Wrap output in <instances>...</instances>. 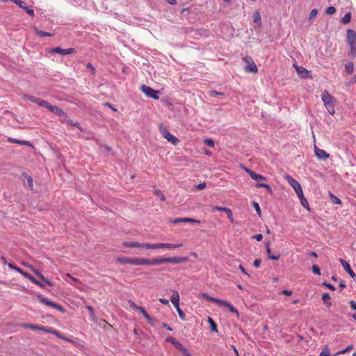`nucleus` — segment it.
I'll list each match as a JSON object with an SVG mask.
<instances>
[{"mask_svg":"<svg viewBox=\"0 0 356 356\" xmlns=\"http://www.w3.org/2000/svg\"><path fill=\"white\" fill-rule=\"evenodd\" d=\"M188 260L187 257H161L159 258H143V257H121L117 258V261L121 264H129L134 266H154L161 265L165 263L180 264L185 262Z\"/></svg>","mask_w":356,"mask_h":356,"instance_id":"1","label":"nucleus"},{"mask_svg":"<svg viewBox=\"0 0 356 356\" xmlns=\"http://www.w3.org/2000/svg\"><path fill=\"white\" fill-rule=\"evenodd\" d=\"M20 326L23 328H29V329H31L33 330H40V331L45 332L47 333H51V334H54L59 339L65 340V341L71 342V343H74V341L72 339L67 338V337L63 335L58 331H57L56 330H55L51 327H46V326L40 325L38 324H32V323H22L20 325Z\"/></svg>","mask_w":356,"mask_h":356,"instance_id":"2","label":"nucleus"},{"mask_svg":"<svg viewBox=\"0 0 356 356\" xmlns=\"http://www.w3.org/2000/svg\"><path fill=\"white\" fill-rule=\"evenodd\" d=\"M122 245L124 248H143L145 250L156 249V247L155 246V243H154V244H150V243H140L137 241H133V242L124 241L122 243Z\"/></svg>","mask_w":356,"mask_h":356,"instance_id":"3","label":"nucleus"},{"mask_svg":"<svg viewBox=\"0 0 356 356\" xmlns=\"http://www.w3.org/2000/svg\"><path fill=\"white\" fill-rule=\"evenodd\" d=\"M159 131L162 136L172 144L176 145L179 143V140L176 136L170 134L168 129L163 125L161 124L159 127Z\"/></svg>","mask_w":356,"mask_h":356,"instance_id":"4","label":"nucleus"},{"mask_svg":"<svg viewBox=\"0 0 356 356\" xmlns=\"http://www.w3.org/2000/svg\"><path fill=\"white\" fill-rule=\"evenodd\" d=\"M37 298L40 300V302H42V304L46 305L49 307H51L61 312H65V309L60 305L49 300L47 298L43 297L41 294H38L37 296Z\"/></svg>","mask_w":356,"mask_h":356,"instance_id":"5","label":"nucleus"},{"mask_svg":"<svg viewBox=\"0 0 356 356\" xmlns=\"http://www.w3.org/2000/svg\"><path fill=\"white\" fill-rule=\"evenodd\" d=\"M140 90L147 97H151L154 99H159L158 95L159 91L154 90L149 86L143 85L140 88Z\"/></svg>","mask_w":356,"mask_h":356,"instance_id":"6","label":"nucleus"},{"mask_svg":"<svg viewBox=\"0 0 356 356\" xmlns=\"http://www.w3.org/2000/svg\"><path fill=\"white\" fill-rule=\"evenodd\" d=\"M244 60L248 63V65L245 67V71L247 72L257 73L258 72L256 64L252 60L250 57L247 56L244 58Z\"/></svg>","mask_w":356,"mask_h":356,"instance_id":"7","label":"nucleus"},{"mask_svg":"<svg viewBox=\"0 0 356 356\" xmlns=\"http://www.w3.org/2000/svg\"><path fill=\"white\" fill-rule=\"evenodd\" d=\"M51 53H56L60 55H67L70 54H73L75 52V49L74 48L69 49H62L61 47H57L49 51Z\"/></svg>","mask_w":356,"mask_h":356,"instance_id":"8","label":"nucleus"},{"mask_svg":"<svg viewBox=\"0 0 356 356\" xmlns=\"http://www.w3.org/2000/svg\"><path fill=\"white\" fill-rule=\"evenodd\" d=\"M285 179L290 184V186L294 189L295 191H297L299 189L302 188L300 183L297 180L293 179L291 175H286L285 176Z\"/></svg>","mask_w":356,"mask_h":356,"instance_id":"9","label":"nucleus"},{"mask_svg":"<svg viewBox=\"0 0 356 356\" xmlns=\"http://www.w3.org/2000/svg\"><path fill=\"white\" fill-rule=\"evenodd\" d=\"M315 154L319 160H326L329 158L330 154L327 153L324 149H320L315 146L314 147Z\"/></svg>","mask_w":356,"mask_h":356,"instance_id":"10","label":"nucleus"},{"mask_svg":"<svg viewBox=\"0 0 356 356\" xmlns=\"http://www.w3.org/2000/svg\"><path fill=\"white\" fill-rule=\"evenodd\" d=\"M339 261L341 262V265L343 266L344 270L349 274V275L353 279L355 280L356 279V275L353 272V270L351 269L350 264L347 261H344L342 259H339Z\"/></svg>","mask_w":356,"mask_h":356,"instance_id":"11","label":"nucleus"},{"mask_svg":"<svg viewBox=\"0 0 356 356\" xmlns=\"http://www.w3.org/2000/svg\"><path fill=\"white\" fill-rule=\"evenodd\" d=\"M218 305L220 307H227L231 312L235 314L236 316H239V313L238 310L230 303L225 300H221L220 301Z\"/></svg>","mask_w":356,"mask_h":356,"instance_id":"12","label":"nucleus"},{"mask_svg":"<svg viewBox=\"0 0 356 356\" xmlns=\"http://www.w3.org/2000/svg\"><path fill=\"white\" fill-rule=\"evenodd\" d=\"M346 40L348 44L356 42V32L353 29H348L346 31Z\"/></svg>","mask_w":356,"mask_h":356,"instance_id":"13","label":"nucleus"},{"mask_svg":"<svg viewBox=\"0 0 356 356\" xmlns=\"http://www.w3.org/2000/svg\"><path fill=\"white\" fill-rule=\"evenodd\" d=\"M155 246L157 248H181L183 246L182 243H178V244H172V243H155Z\"/></svg>","mask_w":356,"mask_h":356,"instance_id":"14","label":"nucleus"},{"mask_svg":"<svg viewBox=\"0 0 356 356\" xmlns=\"http://www.w3.org/2000/svg\"><path fill=\"white\" fill-rule=\"evenodd\" d=\"M17 6H19L21 8L24 9L29 15L33 16L34 10L33 9L29 8L26 3L21 0H16L15 2Z\"/></svg>","mask_w":356,"mask_h":356,"instance_id":"15","label":"nucleus"},{"mask_svg":"<svg viewBox=\"0 0 356 356\" xmlns=\"http://www.w3.org/2000/svg\"><path fill=\"white\" fill-rule=\"evenodd\" d=\"M31 270L33 271V273L42 281L44 282L47 285L49 286H52L53 284L51 282H50L49 280H47L39 270L35 269L33 268H31Z\"/></svg>","mask_w":356,"mask_h":356,"instance_id":"16","label":"nucleus"},{"mask_svg":"<svg viewBox=\"0 0 356 356\" xmlns=\"http://www.w3.org/2000/svg\"><path fill=\"white\" fill-rule=\"evenodd\" d=\"M170 301L175 307H178V306H179V294L177 291L174 290L172 291V296L170 298Z\"/></svg>","mask_w":356,"mask_h":356,"instance_id":"17","label":"nucleus"},{"mask_svg":"<svg viewBox=\"0 0 356 356\" xmlns=\"http://www.w3.org/2000/svg\"><path fill=\"white\" fill-rule=\"evenodd\" d=\"M270 243L269 241L266 243V252H267L268 258L272 260H275V261L278 260L280 257V254H276V255L271 254V250H270Z\"/></svg>","mask_w":356,"mask_h":356,"instance_id":"18","label":"nucleus"},{"mask_svg":"<svg viewBox=\"0 0 356 356\" xmlns=\"http://www.w3.org/2000/svg\"><path fill=\"white\" fill-rule=\"evenodd\" d=\"M322 100L324 104H327L328 103L334 102V97H332L327 91L324 90L322 95Z\"/></svg>","mask_w":356,"mask_h":356,"instance_id":"19","label":"nucleus"},{"mask_svg":"<svg viewBox=\"0 0 356 356\" xmlns=\"http://www.w3.org/2000/svg\"><path fill=\"white\" fill-rule=\"evenodd\" d=\"M139 310L143 316L146 318L149 323L153 325V319L150 317V316L147 314V312L145 310L143 307L138 306V309Z\"/></svg>","mask_w":356,"mask_h":356,"instance_id":"20","label":"nucleus"},{"mask_svg":"<svg viewBox=\"0 0 356 356\" xmlns=\"http://www.w3.org/2000/svg\"><path fill=\"white\" fill-rule=\"evenodd\" d=\"M139 310L143 316L146 318L149 323L153 325V319L150 317V316L147 314V312L145 310L143 307L138 306V309Z\"/></svg>","mask_w":356,"mask_h":356,"instance_id":"21","label":"nucleus"},{"mask_svg":"<svg viewBox=\"0 0 356 356\" xmlns=\"http://www.w3.org/2000/svg\"><path fill=\"white\" fill-rule=\"evenodd\" d=\"M139 310L143 316L146 318L149 323L153 325V319L150 317V316L147 314V312L145 310L143 307L138 306V309Z\"/></svg>","mask_w":356,"mask_h":356,"instance_id":"22","label":"nucleus"},{"mask_svg":"<svg viewBox=\"0 0 356 356\" xmlns=\"http://www.w3.org/2000/svg\"><path fill=\"white\" fill-rule=\"evenodd\" d=\"M139 310L143 316L146 318L149 323L153 325V319L150 317V316L147 314V312L145 310L143 307L138 306V309Z\"/></svg>","mask_w":356,"mask_h":356,"instance_id":"23","label":"nucleus"},{"mask_svg":"<svg viewBox=\"0 0 356 356\" xmlns=\"http://www.w3.org/2000/svg\"><path fill=\"white\" fill-rule=\"evenodd\" d=\"M296 71L298 74L302 75V77H305L309 73V71L302 66L295 65Z\"/></svg>","mask_w":356,"mask_h":356,"instance_id":"24","label":"nucleus"},{"mask_svg":"<svg viewBox=\"0 0 356 356\" xmlns=\"http://www.w3.org/2000/svg\"><path fill=\"white\" fill-rule=\"evenodd\" d=\"M322 300L327 307H330L332 305V302L330 301V296L327 293L323 294Z\"/></svg>","mask_w":356,"mask_h":356,"instance_id":"25","label":"nucleus"},{"mask_svg":"<svg viewBox=\"0 0 356 356\" xmlns=\"http://www.w3.org/2000/svg\"><path fill=\"white\" fill-rule=\"evenodd\" d=\"M253 21L256 23L259 26H261V17L260 16V13L259 11H256L253 15Z\"/></svg>","mask_w":356,"mask_h":356,"instance_id":"26","label":"nucleus"},{"mask_svg":"<svg viewBox=\"0 0 356 356\" xmlns=\"http://www.w3.org/2000/svg\"><path fill=\"white\" fill-rule=\"evenodd\" d=\"M33 29H34L35 33L38 36H40V37L53 36L54 35V34H52V33H48V32H45V31H40L36 26H34Z\"/></svg>","mask_w":356,"mask_h":356,"instance_id":"27","label":"nucleus"},{"mask_svg":"<svg viewBox=\"0 0 356 356\" xmlns=\"http://www.w3.org/2000/svg\"><path fill=\"white\" fill-rule=\"evenodd\" d=\"M49 111L52 112L53 113L58 116H60V115H63V110L56 106L52 105Z\"/></svg>","mask_w":356,"mask_h":356,"instance_id":"28","label":"nucleus"},{"mask_svg":"<svg viewBox=\"0 0 356 356\" xmlns=\"http://www.w3.org/2000/svg\"><path fill=\"white\" fill-rule=\"evenodd\" d=\"M250 176L252 179L256 181L266 180V178L264 176H262L261 175L257 174L254 171L250 172Z\"/></svg>","mask_w":356,"mask_h":356,"instance_id":"29","label":"nucleus"},{"mask_svg":"<svg viewBox=\"0 0 356 356\" xmlns=\"http://www.w3.org/2000/svg\"><path fill=\"white\" fill-rule=\"evenodd\" d=\"M345 69L348 74H352L354 71V64L353 62H348L345 65Z\"/></svg>","mask_w":356,"mask_h":356,"instance_id":"30","label":"nucleus"},{"mask_svg":"<svg viewBox=\"0 0 356 356\" xmlns=\"http://www.w3.org/2000/svg\"><path fill=\"white\" fill-rule=\"evenodd\" d=\"M38 105L47 108L49 111L51 109V107L52 106L49 102L43 100L42 99H40Z\"/></svg>","mask_w":356,"mask_h":356,"instance_id":"31","label":"nucleus"},{"mask_svg":"<svg viewBox=\"0 0 356 356\" xmlns=\"http://www.w3.org/2000/svg\"><path fill=\"white\" fill-rule=\"evenodd\" d=\"M38 105L47 108L49 111L51 109V107L52 106L49 102L43 100L42 99H40Z\"/></svg>","mask_w":356,"mask_h":356,"instance_id":"32","label":"nucleus"},{"mask_svg":"<svg viewBox=\"0 0 356 356\" xmlns=\"http://www.w3.org/2000/svg\"><path fill=\"white\" fill-rule=\"evenodd\" d=\"M202 297L207 300H209V301H211V302H213L216 304H219L220 300V299H217V298H212V297H210L207 293H202L201 294Z\"/></svg>","mask_w":356,"mask_h":356,"instance_id":"33","label":"nucleus"},{"mask_svg":"<svg viewBox=\"0 0 356 356\" xmlns=\"http://www.w3.org/2000/svg\"><path fill=\"white\" fill-rule=\"evenodd\" d=\"M350 46V56L352 58L356 57V42L353 44H348Z\"/></svg>","mask_w":356,"mask_h":356,"instance_id":"34","label":"nucleus"},{"mask_svg":"<svg viewBox=\"0 0 356 356\" xmlns=\"http://www.w3.org/2000/svg\"><path fill=\"white\" fill-rule=\"evenodd\" d=\"M351 20V13L350 12L347 13L341 19V22L343 24H348Z\"/></svg>","mask_w":356,"mask_h":356,"instance_id":"35","label":"nucleus"},{"mask_svg":"<svg viewBox=\"0 0 356 356\" xmlns=\"http://www.w3.org/2000/svg\"><path fill=\"white\" fill-rule=\"evenodd\" d=\"M299 200H300V204L302 205V207H304L305 209H307L308 211H309L310 210L309 204L307 199L305 197V196L300 197V198Z\"/></svg>","mask_w":356,"mask_h":356,"instance_id":"36","label":"nucleus"},{"mask_svg":"<svg viewBox=\"0 0 356 356\" xmlns=\"http://www.w3.org/2000/svg\"><path fill=\"white\" fill-rule=\"evenodd\" d=\"M60 121L62 123H70V118L67 115V114L63 111V115H60Z\"/></svg>","mask_w":356,"mask_h":356,"instance_id":"37","label":"nucleus"},{"mask_svg":"<svg viewBox=\"0 0 356 356\" xmlns=\"http://www.w3.org/2000/svg\"><path fill=\"white\" fill-rule=\"evenodd\" d=\"M325 108H327V111L330 113V114H334L335 111H334V104H333V102H330V103H328L327 104H324Z\"/></svg>","mask_w":356,"mask_h":356,"instance_id":"38","label":"nucleus"},{"mask_svg":"<svg viewBox=\"0 0 356 356\" xmlns=\"http://www.w3.org/2000/svg\"><path fill=\"white\" fill-rule=\"evenodd\" d=\"M182 222H194L200 224V220L192 218H182Z\"/></svg>","mask_w":356,"mask_h":356,"instance_id":"39","label":"nucleus"},{"mask_svg":"<svg viewBox=\"0 0 356 356\" xmlns=\"http://www.w3.org/2000/svg\"><path fill=\"white\" fill-rule=\"evenodd\" d=\"M208 321L210 324L211 330L214 331V332H217V325L216 324L214 321L211 318L209 317Z\"/></svg>","mask_w":356,"mask_h":356,"instance_id":"40","label":"nucleus"},{"mask_svg":"<svg viewBox=\"0 0 356 356\" xmlns=\"http://www.w3.org/2000/svg\"><path fill=\"white\" fill-rule=\"evenodd\" d=\"M24 98L37 104H38L39 100H40V98H38V97H33L31 95H24Z\"/></svg>","mask_w":356,"mask_h":356,"instance_id":"41","label":"nucleus"},{"mask_svg":"<svg viewBox=\"0 0 356 356\" xmlns=\"http://www.w3.org/2000/svg\"><path fill=\"white\" fill-rule=\"evenodd\" d=\"M24 176L27 179V181H28V185L29 186V188L33 190V179L31 178V176L25 174L24 175Z\"/></svg>","mask_w":356,"mask_h":356,"instance_id":"42","label":"nucleus"},{"mask_svg":"<svg viewBox=\"0 0 356 356\" xmlns=\"http://www.w3.org/2000/svg\"><path fill=\"white\" fill-rule=\"evenodd\" d=\"M330 196L332 201V203H334L335 204H341V200L339 198H338L337 197L334 196L333 194L330 193Z\"/></svg>","mask_w":356,"mask_h":356,"instance_id":"43","label":"nucleus"},{"mask_svg":"<svg viewBox=\"0 0 356 356\" xmlns=\"http://www.w3.org/2000/svg\"><path fill=\"white\" fill-rule=\"evenodd\" d=\"M155 195L161 200L165 201V195L160 191V190H156L155 191Z\"/></svg>","mask_w":356,"mask_h":356,"instance_id":"44","label":"nucleus"},{"mask_svg":"<svg viewBox=\"0 0 356 356\" xmlns=\"http://www.w3.org/2000/svg\"><path fill=\"white\" fill-rule=\"evenodd\" d=\"M176 308V310L179 314V318L182 320V321H185L186 320V318H185V314L184 312L180 309L179 306H178V307H175Z\"/></svg>","mask_w":356,"mask_h":356,"instance_id":"45","label":"nucleus"},{"mask_svg":"<svg viewBox=\"0 0 356 356\" xmlns=\"http://www.w3.org/2000/svg\"><path fill=\"white\" fill-rule=\"evenodd\" d=\"M336 13V8L334 6H328L325 10V13L327 15H333Z\"/></svg>","mask_w":356,"mask_h":356,"instance_id":"46","label":"nucleus"},{"mask_svg":"<svg viewBox=\"0 0 356 356\" xmlns=\"http://www.w3.org/2000/svg\"><path fill=\"white\" fill-rule=\"evenodd\" d=\"M317 14H318L317 9L314 8V9L312 10V11L310 12V14H309V19L311 20L313 18L316 17Z\"/></svg>","mask_w":356,"mask_h":356,"instance_id":"47","label":"nucleus"},{"mask_svg":"<svg viewBox=\"0 0 356 356\" xmlns=\"http://www.w3.org/2000/svg\"><path fill=\"white\" fill-rule=\"evenodd\" d=\"M312 269L314 274L318 275H321V270L318 266L313 265Z\"/></svg>","mask_w":356,"mask_h":356,"instance_id":"48","label":"nucleus"},{"mask_svg":"<svg viewBox=\"0 0 356 356\" xmlns=\"http://www.w3.org/2000/svg\"><path fill=\"white\" fill-rule=\"evenodd\" d=\"M25 277L29 279L31 282H32L34 284H36L38 280H37L33 276L30 275L29 273H27L25 275Z\"/></svg>","mask_w":356,"mask_h":356,"instance_id":"49","label":"nucleus"},{"mask_svg":"<svg viewBox=\"0 0 356 356\" xmlns=\"http://www.w3.org/2000/svg\"><path fill=\"white\" fill-rule=\"evenodd\" d=\"M204 144L210 146V147H214V141L211 138H207L204 140Z\"/></svg>","mask_w":356,"mask_h":356,"instance_id":"50","label":"nucleus"},{"mask_svg":"<svg viewBox=\"0 0 356 356\" xmlns=\"http://www.w3.org/2000/svg\"><path fill=\"white\" fill-rule=\"evenodd\" d=\"M252 205H253L254 208L255 209L257 214L259 216H261V209H260L259 204L257 202H253Z\"/></svg>","mask_w":356,"mask_h":356,"instance_id":"51","label":"nucleus"},{"mask_svg":"<svg viewBox=\"0 0 356 356\" xmlns=\"http://www.w3.org/2000/svg\"><path fill=\"white\" fill-rule=\"evenodd\" d=\"M225 208L226 207H219V206H216V207H213L212 208V211L213 212H215V211H225Z\"/></svg>","mask_w":356,"mask_h":356,"instance_id":"52","label":"nucleus"},{"mask_svg":"<svg viewBox=\"0 0 356 356\" xmlns=\"http://www.w3.org/2000/svg\"><path fill=\"white\" fill-rule=\"evenodd\" d=\"M176 348H177L179 351H181L184 346L179 342V341H177L176 343H175V345H174Z\"/></svg>","mask_w":356,"mask_h":356,"instance_id":"53","label":"nucleus"},{"mask_svg":"<svg viewBox=\"0 0 356 356\" xmlns=\"http://www.w3.org/2000/svg\"><path fill=\"white\" fill-rule=\"evenodd\" d=\"M104 106H107V107L110 108H111V110H113V111H115V112H116V111H118V110H117V108H115V107H114V106H113L111 103H109V102H105V103L104 104Z\"/></svg>","mask_w":356,"mask_h":356,"instance_id":"54","label":"nucleus"},{"mask_svg":"<svg viewBox=\"0 0 356 356\" xmlns=\"http://www.w3.org/2000/svg\"><path fill=\"white\" fill-rule=\"evenodd\" d=\"M182 354V356H191L189 351L184 347V349L180 351Z\"/></svg>","mask_w":356,"mask_h":356,"instance_id":"55","label":"nucleus"},{"mask_svg":"<svg viewBox=\"0 0 356 356\" xmlns=\"http://www.w3.org/2000/svg\"><path fill=\"white\" fill-rule=\"evenodd\" d=\"M252 238H255L257 241H261L263 238V235L261 234H258L252 236Z\"/></svg>","mask_w":356,"mask_h":356,"instance_id":"56","label":"nucleus"},{"mask_svg":"<svg viewBox=\"0 0 356 356\" xmlns=\"http://www.w3.org/2000/svg\"><path fill=\"white\" fill-rule=\"evenodd\" d=\"M324 286H325L327 288H328L329 289L332 290V291H334L335 290V287L331 284H329V283H327V282H324L323 284Z\"/></svg>","mask_w":356,"mask_h":356,"instance_id":"57","label":"nucleus"},{"mask_svg":"<svg viewBox=\"0 0 356 356\" xmlns=\"http://www.w3.org/2000/svg\"><path fill=\"white\" fill-rule=\"evenodd\" d=\"M170 222L173 224H177L179 222H182V218H176L173 220H171Z\"/></svg>","mask_w":356,"mask_h":356,"instance_id":"58","label":"nucleus"},{"mask_svg":"<svg viewBox=\"0 0 356 356\" xmlns=\"http://www.w3.org/2000/svg\"><path fill=\"white\" fill-rule=\"evenodd\" d=\"M8 140L12 143H16V144H20V143H21V140L15 139V138H8Z\"/></svg>","mask_w":356,"mask_h":356,"instance_id":"59","label":"nucleus"},{"mask_svg":"<svg viewBox=\"0 0 356 356\" xmlns=\"http://www.w3.org/2000/svg\"><path fill=\"white\" fill-rule=\"evenodd\" d=\"M209 94L211 96H214V95H223V93L222 92H217L216 90H211L209 92Z\"/></svg>","mask_w":356,"mask_h":356,"instance_id":"60","label":"nucleus"},{"mask_svg":"<svg viewBox=\"0 0 356 356\" xmlns=\"http://www.w3.org/2000/svg\"><path fill=\"white\" fill-rule=\"evenodd\" d=\"M261 262V261L260 259H256L253 262V265L254 267L258 268V267H259Z\"/></svg>","mask_w":356,"mask_h":356,"instance_id":"61","label":"nucleus"},{"mask_svg":"<svg viewBox=\"0 0 356 356\" xmlns=\"http://www.w3.org/2000/svg\"><path fill=\"white\" fill-rule=\"evenodd\" d=\"M206 186H207L206 183H205V182H203V183H201V184H198V185L197 186V188L198 190H202V189H204V188H206Z\"/></svg>","mask_w":356,"mask_h":356,"instance_id":"62","label":"nucleus"},{"mask_svg":"<svg viewBox=\"0 0 356 356\" xmlns=\"http://www.w3.org/2000/svg\"><path fill=\"white\" fill-rule=\"evenodd\" d=\"M320 356H330V352L327 350H324L321 353Z\"/></svg>","mask_w":356,"mask_h":356,"instance_id":"63","label":"nucleus"},{"mask_svg":"<svg viewBox=\"0 0 356 356\" xmlns=\"http://www.w3.org/2000/svg\"><path fill=\"white\" fill-rule=\"evenodd\" d=\"M350 305L351 309L356 311V302L351 300L350 302Z\"/></svg>","mask_w":356,"mask_h":356,"instance_id":"64","label":"nucleus"}]
</instances>
